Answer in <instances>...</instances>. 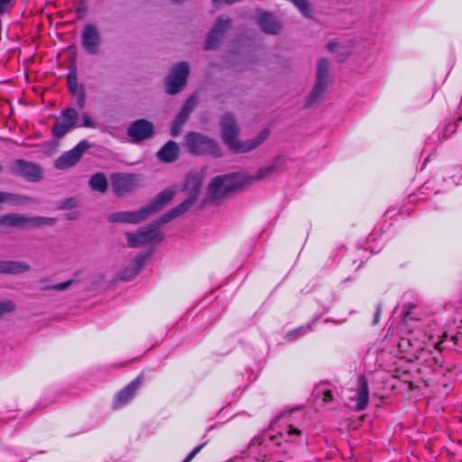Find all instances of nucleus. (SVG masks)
Returning a JSON list of instances; mask_svg holds the SVG:
<instances>
[{
  "instance_id": "33",
  "label": "nucleus",
  "mask_w": 462,
  "mask_h": 462,
  "mask_svg": "<svg viewBox=\"0 0 462 462\" xmlns=\"http://www.w3.org/2000/svg\"><path fill=\"white\" fill-rule=\"evenodd\" d=\"M1 203H9V204L14 205V204L19 203V199L14 194L0 191V204Z\"/></svg>"
},
{
  "instance_id": "4",
  "label": "nucleus",
  "mask_w": 462,
  "mask_h": 462,
  "mask_svg": "<svg viewBox=\"0 0 462 462\" xmlns=\"http://www.w3.org/2000/svg\"><path fill=\"white\" fill-rule=\"evenodd\" d=\"M328 61L327 59H320L317 66L315 86L308 97L306 106H311L319 103L326 90L328 75Z\"/></svg>"
},
{
  "instance_id": "23",
  "label": "nucleus",
  "mask_w": 462,
  "mask_h": 462,
  "mask_svg": "<svg viewBox=\"0 0 462 462\" xmlns=\"http://www.w3.org/2000/svg\"><path fill=\"white\" fill-rule=\"evenodd\" d=\"M219 177H225L226 179L223 181V185L228 193L238 189L245 184H247L245 176L239 173L220 175Z\"/></svg>"
},
{
  "instance_id": "39",
  "label": "nucleus",
  "mask_w": 462,
  "mask_h": 462,
  "mask_svg": "<svg viewBox=\"0 0 462 462\" xmlns=\"http://www.w3.org/2000/svg\"><path fill=\"white\" fill-rule=\"evenodd\" d=\"M311 329H312L311 326L310 324H308L306 326H302L297 329H294V330L289 332L288 337H291V336L296 335V334H300V332L306 333L308 331H310Z\"/></svg>"
},
{
  "instance_id": "16",
  "label": "nucleus",
  "mask_w": 462,
  "mask_h": 462,
  "mask_svg": "<svg viewBox=\"0 0 462 462\" xmlns=\"http://www.w3.org/2000/svg\"><path fill=\"white\" fill-rule=\"evenodd\" d=\"M148 218L144 208H141L135 211H121L112 213L108 216L110 223H128L137 224Z\"/></svg>"
},
{
  "instance_id": "31",
  "label": "nucleus",
  "mask_w": 462,
  "mask_h": 462,
  "mask_svg": "<svg viewBox=\"0 0 462 462\" xmlns=\"http://www.w3.org/2000/svg\"><path fill=\"white\" fill-rule=\"evenodd\" d=\"M75 104L79 107L83 108L86 106V89L80 88L79 90L71 92Z\"/></svg>"
},
{
  "instance_id": "25",
  "label": "nucleus",
  "mask_w": 462,
  "mask_h": 462,
  "mask_svg": "<svg viewBox=\"0 0 462 462\" xmlns=\"http://www.w3.org/2000/svg\"><path fill=\"white\" fill-rule=\"evenodd\" d=\"M146 259H147L146 254H139L137 256H135V258L134 259V262H133L131 273L130 274L124 273L121 276V280L122 281H130L133 278H134L138 274V273L142 270Z\"/></svg>"
},
{
  "instance_id": "47",
  "label": "nucleus",
  "mask_w": 462,
  "mask_h": 462,
  "mask_svg": "<svg viewBox=\"0 0 462 462\" xmlns=\"http://www.w3.org/2000/svg\"><path fill=\"white\" fill-rule=\"evenodd\" d=\"M417 323L416 328H420L422 326V323L420 320L415 321Z\"/></svg>"
},
{
  "instance_id": "12",
  "label": "nucleus",
  "mask_w": 462,
  "mask_h": 462,
  "mask_svg": "<svg viewBox=\"0 0 462 462\" xmlns=\"http://www.w3.org/2000/svg\"><path fill=\"white\" fill-rule=\"evenodd\" d=\"M111 186L116 196L122 197L136 186V177L131 173H114L110 177Z\"/></svg>"
},
{
  "instance_id": "21",
  "label": "nucleus",
  "mask_w": 462,
  "mask_h": 462,
  "mask_svg": "<svg viewBox=\"0 0 462 462\" xmlns=\"http://www.w3.org/2000/svg\"><path fill=\"white\" fill-rule=\"evenodd\" d=\"M225 180H226L225 177H215L211 180L207 191L208 199L216 200L228 193L223 185Z\"/></svg>"
},
{
  "instance_id": "7",
  "label": "nucleus",
  "mask_w": 462,
  "mask_h": 462,
  "mask_svg": "<svg viewBox=\"0 0 462 462\" xmlns=\"http://www.w3.org/2000/svg\"><path fill=\"white\" fill-rule=\"evenodd\" d=\"M189 73V67L187 62H180L171 70L166 80V91L169 94H177L186 85Z\"/></svg>"
},
{
  "instance_id": "38",
  "label": "nucleus",
  "mask_w": 462,
  "mask_h": 462,
  "mask_svg": "<svg viewBox=\"0 0 462 462\" xmlns=\"http://www.w3.org/2000/svg\"><path fill=\"white\" fill-rule=\"evenodd\" d=\"M14 0H0V15L4 14Z\"/></svg>"
},
{
  "instance_id": "27",
  "label": "nucleus",
  "mask_w": 462,
  "mask_h": 462,
  "mask_svg": "<svg viewBox=\"0 0 462 462\" xmlns=\"http://www.w3.org/2000/svg\"><path fill=\"white\" fill-rule=\"evenodd\" d=\"M274 170H275L274 165H273V164L265 165V166L261 167L256 171V173L254 175H252V176L246 175V176H245V178L248 184V183H251L252 181H256V180L264 179L268 175L272 174L274 171Z\"/></svg>"
},
{
  "instance_id": "13",
  "label": "nucleus",
  "mask_w": 462,
  "mask_h": 462,
  "mask_svg": "<svg viewBox=\"0 0 462 462\" xmlns=\"http://www.w3.org/2000/svg\"><path fill=\"white\" fill-rule=\"evenodd\" d=\"M231 23V19L228 16H219L212 29L208 34L205 49L213 50L218 45L219 41L222 39L225 32L228 29Z\"/></svg>"
},
{
  "instance_id": "20",
  "label": "nucleus",
  "mask_w": 462,
  "mask_h": 462,
  "mask_svg": "<svg viewBox=\"0 0 462 462\" xmlns=\"http://www.w3.org/2000/svg\"><path fill=\"white\" fill-rule=\"evenodd\" d=\"M180 154V146L173 141H168L158 152L157 158L162 162H173Z\"/></svg>"
},
{
  "instance_id": "49",
  "label": "nucleus",
  "mask_w": 462,
  "mask_h": 462,
  "mask_svg": "<svg viewBox=\"0 0 462 462\" xmlns=\"http://www.w3.org/2000/svg\"><path fill=\"white\" fill-rule=\"evenodd\" d=\"M457 168L462 171V165H459Z\"/></svg>"
},
{
  "instance_id": "14",
  "label": "nucleus",
  "mask_w": 462,
  "mask_h": 462,
  "mask_svg": "<svg viewBox=\"0 0 462 462\" xmlns=\"http://www.w3.org/2000/svg\"><path fill=\"white\" fill-rule=\"evenodd\" d=\"M153 125L150 121L139 119L129 125L127 134L134 143H138L150 138L153 134Z\"/></svg>"
},
{
  "instance_id": "26",
  "label": "nucleus",
  "mask_w": 462,
  "mask_h": 462,
  "mask_svg": "<svg viewBox=\"0 0 462 462\" xmlns=\"http://www.w3.org/2000/svg\"><path fill=\"white\" fill-rule=\"evenodd\" d=\"M196 97L195 96H191L189 97L186 102L183 104V106H181L179 114L176 116L175 118L179 119L180 121H182V122H186L190 115V113L192 112V110L194 109V107L196 106Z\"/></svg>"
},
{
  "instance_id": "22",
  "label": "nucleus",
  "mask_w": 462,
  "mask_h": 462,
  "mask_svg": "<svg viewBox=\"0 0 462 462\" xmlns=\"http://www.w3.org/2000/svg\"><path fill=\"white\" fill-rule=\"evenodd\" d=\"M30 270V265L21 261H0V273L17 274Z\"/></svg>"
},
{
  "instance_id": "41",
  "label": "nucleus",
  "mask_w": 462,
  "mask_h": 462,
  "mask_svg": "<svg viewBox=\"0 0 462 462\" xmlns=\"http://www.w3.org/2000/svg\"><path fill=\"white\" fill-rule=\"evenodd\" d=\"M78 81L76 68L73 67L68 73V83Z\"/></svg>"
},
{
  "instance_id": "37",
  "label": "nucleus",
  "mask_w": 462,
  "mask_h": 462,
  "mask_svg": "<svg viewBox=\"0 0 462 462\" xmlns=\"http://www.w3.org/2000/svg\"><path fill=\"white\" fill-rule=\"evenodd\" d=\"M205 443L195 447L182 462H190L194 457L203 448Z\"/></svg>"
},
{
  "instance_id": "10",
  "label": "nucleus",
  "mask_w": 462,
  "mask_h": 462,
  "mask_svg": "<svg viewBox=\"0 0 462 462\" xmlns=\"http://www.w3.org/2000/svg\"><path fill=\"white\" fill-rule=\"evenodd\" d=\"M11 170L15 175L30 181H38L42 177V171L37 163L23 159L15 160L11 165Z\"/></svg>"
},
{
  "instance_id": "48",
  "label": "nucleus",
  "mask_w": 462,
  "mask_h": 462,
  "mask_svg": "<svg viewBox=\"0 0 462 462\" xmlns=\"http://www.w3.org/2000/svg\"><path fill=\"white\" fill-rule=\"evenodd\" d=\"M277 437L276 436H270L271 440H274Z\"/></svg>"
},
{
  "instance_id": "28",
  "label": "nucleus",
  "mask_w": 462,
  "mask_h": 462,
  "mask_svg": "<svg viewBox=\"0 0 462 462\" xmlns=\"http://www.w3.org/2000/svg\"><path fill=\"white\" fill-rule=\"evenodd\" d=\"M327 50L329 51H339L337 61L343 62L350 53V48L340 47L337 41H331L327 44Z\"/></svg>"
},
{
  "instance_id": "19",
  "label": "nucleus",
  "mask_w": 462,
  "mask_h": 462,
  "mask_svg": "<svg viewBox=\"0 0 462 462\" xmlns=\"http://www.w3.org/2000/svg\"><path fill=\"white\" fill-rule=\"evenodd\" d=\"M294 413L291 411L289 413V418L287 420L288 425L284 432H279L281 438H283L287 441L290 442H301L303 444H307L306 439L303 438V432L301 429L291 423V417Z\"/></svg>"
},
{
  "instance_id": "24",
  "label": "nucleus",
  "mask_w": 462,
  "mask_h": 462,
  "mask_svg": "<svg viewBox=\"0 0 462 462\" xmlns=\"http://www.w3.org/2000/svg\"><path fill=\"white\" fill-rule=\"evenodd\" d=\"M88 184L91 189L100 193H105L108 187L106 177L102 172H97L92 175L89 179Z\"/></svg>"
},
{
  "instance_id": "30",
  "label": "nucleus",
  "mask_w": 462,
  "mask_h": 462,
  "mask_svg": "<svg viewBox=\"0 0 462 462\" xmlns=\"http://www.w3.org/2000/svg\"><path fill=\"white\" fill-rule=\"evenodd\" d=\"M127 244L130 247H139L145 245V240L139 236V231L137 233H126L125 234Z\"/></svg>"
},
{
  "instance_id": "18",
  "label": "nucleus",
  "mask_w": 462,
  "mask_h": 462,
  "mask_svg": "<svg viewBox=\"0 0 462 462\" xmlns=\"http://www.w3.org/2000/svg\"><path fill=\"white\" fill-rule=\"evenodd\" d=\"M175 194V190L171 189H166L158 193L157 196L150 203L143 207L147 216L149 217L152 213L162 208L165 204H167L173 199Z\"/></svg>"
},
{
  "instance_id": "1",
  "label": "nucleus",
  "mask_w": 462,
  "mask_h": 462,
  "mask_svg": "<svg viewBox=\"0 0 462 462\" xmlns=\"http://www.w3.org/2000/svg\"><path fill=\"white\" fill-rule=\"evenodd\" d=\"M201 186L202 180L199 175L197 173H189L187 175L184 181V189L189 191V197L149 225L139 229V236L145 240V244L160 243L164 239V236L159 230V227L188 211L197 200Z\"/></svg>"
},
{
  "instance_id": "9",
  "label": "nucleus",
  "mask_w": 462,
  "mask_h": 462,
  "mask_svg": "<svg viewBox=\"0 0 462 462\" xmlns=\"http://www.w3.org/2000/svg\"><path fill=\"white\" fill-rule=\"evenodd\" d=\"M81 45L89 55L98 53L101 45V37L97 27L94 23H87L81 32Z\"/></svg>"
},
{
  "instance_id": "42",
  "label": "nucleus",
  "mask_w": 462,
  "mask_h": 462,
  "mask_svg": "<svg viewBox=\"0 0 462 462\" xmlns=\"http://www.w3.org/2000/svg\"><path fill=\"white\" fill-rule=\"evenodd\" d=\"M68 87L70 92L79 90L80 88H85L84 85L79 84L78 81L68 83Z\"/></svg>"
},
{
  "instance_id": "5",
  "label": "nucleus",
  "mask_w": 462,
  "mask_h": 462,
  "mask_svg": "<svg viewBox=\"0 0 462 462\" xmlns=\"http://www.w3.org/2000/svg\"><path fill=\"white\" fill-rule=\"evenodd\" d=\"M78 121L79 113L74 107L62 110L51 127L52 136L55 139L64 137L72 128L78 126Z\"/></svg>"
},
{
  "instance_id": "34",
  "label": "nucleus",
  "mask_w": 462,
  "mask_h": 462,
  "mask_svg": "<svg viewBox=\"0 0 462 462\" xmlns=\"http://www.w3.org/2000/svg\"><path fill=\"white\" fill-rule=\"evenodd\" d=\"M82 124L79 126L87 127V128H96L97 124L94 122V120L91 118L90 115L88 113H85L82 115L81 117Z\"/></svg>"
},
{
  "instance_id": "11",
  "label": "nucleus",
  "mask_w": 462,
  "mask_h": 462,
  "mask_svg": "<svg viewBox=\"0 0 462 462\" xmlns=\"http://www.w3.org/2000/svg\"><path fill=\"white\" fill-rule=\"evenodd\" d=\"M143 380V375L141 374L122 390H120L114 398L113 408L116 410L121 409L130 403L141 387Z\"/></svg>"
},
{
  "instance_id": "17",
  "label": "nucleus",
  "mask_w": 462,
  "mask_h": 462,
  "mask_svg": "<svg viewBox=\"0 0 462 462\" xmlns=\"http://www.w3.org/2000/svg\"><path fill=\"white\" fill-rule=\"evenodd\" d=\"M257 23L262 31L268 34H277L282 29L275 16L267 12L258 13Z\"/></svg>"
},
{
  "instance_id": "36",
  "label": "nucleus",
  "mask_w": 462,
  "mask_h": 462,
  "mask_svg": "<svg viewBox=\"0 0 462 462\" xmlns=\"http://www.w3.org/2000/svg\"><path fill=\"white\" fill-rule=\"evenodd\" d=\"M73 282V280H69L63 282L56 283L46 288V290L63 291L68 289Z\"/></svg>"
},
{
  "instance_id": "29",
  "label": "nucleus",
  "mask_w": 462,
  "mask_h": 462,
  "mask_svg": "<svg viewBox=\"0 0 462 462\" xmlns=\"http://www.w3.org/2000/svg\"><path fill=\"white\" fill-rule=\"evenodd\" d=\"M315 395L325 402H330L333 399L332 390L327 383H320L316 387Z\"/></svg>"
},
{
  "instance_id": "15",
  "label": "nucleus",
  "mask_w": 462,
  "mask_h": 462,
  "mask_svg": "<svg viewBox=\"0 0 462 462\" xmlns=\"http://www.w3.org/2000/svg\"><path fill=\"white\" fill-rule=\"evenodd\" d=\"M353 395L349 397L351 401L355 402L352 409L356 411H364L368 404L369 401V387L368 381L364 375H360L357 380V387L353 391Z\"/></svg>"
},
{
  "instance_id": "40",
  "label": "nucleus",
  "mask_w": 462,
  "mask_h": 462,
  "mask_svg": "<svg viewBox=\"0 0 462 462\" xmlns=\"http://www.w3.org/2000/svg\"><path fill=\"white\" fill-rule=\"evenodd\" d=\"M381 313H382V306L378 304L376 306L375 312H374V319H373V321H372L373 325H376L379 322L380 317H381Z\"/></svg>"
},
{
  "instance_id": "32",
  "label": "nucleus",
  "mask_w": 462,
  "mask_h": 462,
  "mask_svg": "<svg viewBox=\"0 0 462 462\" xmlns=\"http://www.w3.org/2000/svg\"><path fill=\"white\" fill-rule=\"evenodd\" d=\"M15 310V304L12 300L0 301V319L6 314Z\"/></svg>"
},
{
  "instance_id": "3",
  "label": "nucleus",
  "mask_w": 462,
  "mask_h": 462,
  "mask_svg": "<svg viewBox=\"0 0 462 462\" xmlns=\"http://www.w3.org/2000/svg\"><path fill=\"white\" fill-rule=\"evenodd\" d=\"M185 146L193 155L208 154L216 158L223 156V152L216 141L197 132L186 134Z\"/></svg>"
},
{
  "instance_id": "44",
  "label": "nucleus",
  "mask_w": 462,
  "mask_h": 462,
  "mask_svg": "<svg viewBox=\"0 0 462 462\" xmlns=\"http://www.w3.org/2000/svg\"><path fill=\"white\" fill-rule=\"evenodd\" d=\"M131 269L132 267H128V268H125L124 271H122L119 274H118V278L121 280V276L125 273V274H130L131 273Z\"/></svg>"
},
{
  "instance_id": "43",
  "label": "nucleus",
  "mask_w": 462,
  "mask_h": 462,
  "mask_svg": "<svg viewBox=\"0 0 462 462\" xmlns=\"http://www.w3.org/2000/svg\"><path fill=\"white\" fill-rule=\"evenodd\" d=\"M75 206L74 199H70L62 203V208H71Z\"/></svg>"
},
{
  "instance_id": "6",
  "label": "nucleus",
  "mask_w": 462,
  "mask_h": 462,
  "mask_svg": "<svg viewBox=\"0 0 462 462\" xmlns=\"http://www.w3.org/2000/svg\"><path fill=\"white\" fill-rule=\"evenodd\" d=\"M54 219L43 217H27L19 214H7L0 218V226H41L44 225H52Z\"/></svg>"
},
{
  "instance_id": "46",
  "label": "nucleus",
  "mask_w": 462,
  "mask_h": 462,
  "mask_svg": "<svg viewBox=\"0 0 462 462\" xmlns=\"http://www.w3.org/2000/svg\"><path fill=\"white\" fill-rule=\"evenodd\" d=\"M411 319H412L410 317V313H407L403 318V321H404L405 325H407V326H409V321Z\"/></svg>"
},
{
  "instance_id": "45",
  "label": "nucleus",
  "mask_w": 462,
  "mask_h": 462,
  "mask_svg": "<svg viewBox=\"0 0 462 462\" xmlns=\"http://www.w3.org/2000/svg\"><path fill=\"white\" fill-rule=\"evenodd\" d=\"M449 178L451 179L452 182L455 183L456 185L460 183L461 180L457 179L456 175L452 174Z\"/></svg>"
},
{
  "instance_id": "2",
  "label": "nucleus",
  "mask_w": 462,
  "mask_h": 462,
  "mask_svg": "<svg viewBox=\"0 0 462 462\" xmlns=\"http://www.w3.org/2000/svg\"><path fill=\"white\" fill-rule=\"evenodd\" d=\"M239 128L235 116L227 113L223 116L221 121V137L225 144L236 153L250 152L260 145L268 136V132L263 130L256 137L246 142H240L237 138Z\"/></svg>"
},
{
  "instance_id": "35",
  "label": "nucleus",
  "mask_w": 462,
  "mask_h": 462,
  "mask_svg": "<svg viewBox=\"0 0 462 462\" xmlns=\"http://www.w3.org/2000/svg\"><path fill=\"white\" fill-rule=\"evenodd\" d=\"M183 125H184V122L180 121L179 119L175 118L172 123V125L171 127V134L172 136H178L181 132V128H182Z\"/></svg>"
},
{
  "instance_id": "8",
  "label": "nucleus",
  "mask_w": 462,
  "mask_h": 462,
  "mask_svg": "<svg viewBox=\"0 0 462 462\" xmlns=\"http://www.w3.org/2000/svg\"><path fill=\"white\" fill-rule=\"evenodd\" d=\"M90 147L87 140L80 141L74 148L64 152L55 161V167L59 170H66L74 166Z\"/></svg>"
}]
</instances>
